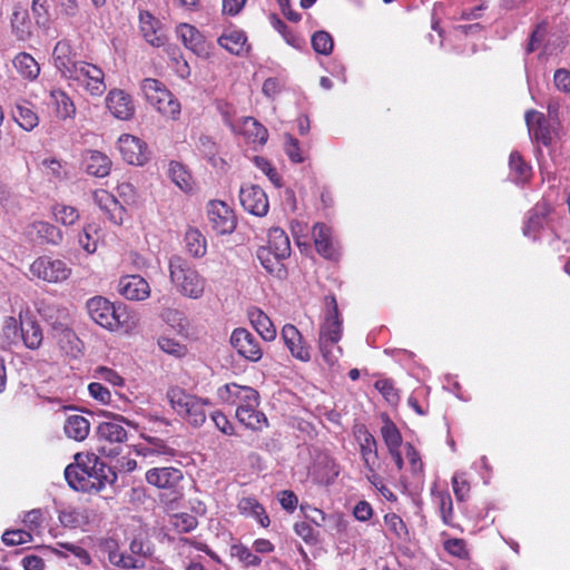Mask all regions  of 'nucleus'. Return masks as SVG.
Wrapping results in <instances>:
<instances>
[{
  "label": "nucleus",
  "instance_id": "nucleus-62",
  "mask_svg": "<svg viewBox=\"0 0 570 570\" xmlns=\"http://www.w3.org/2000/svg\"><path fill=\"white\" fill-rule=\"evenodd\" d=\"M444 549L450 554L458 557V558H466L468 557V550L465 547V541L463 539H449L444 542Z\"/></svg>",
  "mask_w": 570,
  "mask_h": 570
},
{
  "label": "nucleus",
  "instance_id": "nucleus-42",
  "mask_svg": "<svg viewBox=\"0 0 570 570\" xmlns=\"http://www.w3.org/2000/svg\"><path fill=\"white\" fill-rule=\"evenodd\" d=\"M168 174L173 183L181 190L188 191L191 189V176L181 164L171 161L169 164Z\"/></svg>",
  "mask_w": 570,
  "mask_h": 570
},
{
  "label": "nucleus",
  "instance_id": "nucleus-48",
  "mask_svg": "<svg viewBox=\"0 0 570 570\" xmlns=\"http://www.w3.org/2000/svg\"><path fill=\"white\" fill-rule=\"evenodd\" d=\"M509 166L511 171L514 174V180L523 181L529 178L531 168L527 165L518 151L511 153Z\"/></svg>",
  "mask_w": 570,
  "mask_h": 570
},
{
  "label": "nucleus",
  "instance_id": "nucleus-4",
  "mask_svg": "<svg viewBox=\"0 0 570 570\" xmlns=\"http://www.w3.org/2000/svg\"><path fill=\"white\" fill-rule=\"evenodd\" d=\"M90 318L104 328L115 331L128 323V313L121 305L116 306L102 296H96L87 302Z\"/></svg>",
  "mask_w": 570,
  "mask_h": 570
},
{
  "label": "nucleus",
  "instance_id": "nucleus-43",
  "mask_svg": "<svg viewBox=\"0 0 570 570\" xmlns=\"http://www.w3.org/2000/svg\"><path fill=\"white\" fill-rule=\"evenodd\" d=\"M148 444L142 448V453L145 456L148 455H164V456H175L177 454V450L169 446L164 440L159 438H147Z\"/></svg>",
  "mask_w": 570,
  "mask_h": 570
},
{
  "label": "nucleus",
  "instance_id": "nucleus-22",
  "mask_svg": "<svg viewBox=\"0 0 570 570\" xmlns=\"http://www.w3.org/2000/svg\"><path fill=\"white\" fill-rule=\"evenodd\" d=\"M65 478L72 489L82 492H91V488L94 485L89 479L90 473L88 462L68 465L65 470Z\"/></svg>",
  "mask_w": 570,
  "mask_h": 570
},
{
  "label": "nucleus",
  "instance_id": "nucleus-61",
  "mask_svg": "<svg viewBox=\"0 0 570 570\" xmlns=\"http://www.w3.org/2000/svg\"><path fill=\"white\" fill-rule=\"evenodd\" d=\"M110 561L124 569H141L144 567V561L135 559L131 556L122 554V553L111 554Z\"/></svg>",
  "mask_w": 570,
  "mask_h": 570
},
{
  "label": "nucleus",
  "instance_id": "nucleus-32",
  "mask_svg": "<svg viewBox=\"0 0 570 570\" xmlns=\"http://www.w3.org/2000/svg\"><path fill=\"white\" fill-rule=\"evenodd\" d=\"M247 37L244 31L240 30H232L229 32H224L218 38V43L227 51L233 55L242 56L248 51V47H246Z\"/></svg>",
  "mask_w": 570,
  "mask_h": 570
},
{
  "label": "nucleus",
  "instance_id": "nucleus-17",
  "mask_svg": "<svg viewBox=\"0 0 570 570\" xmlns=\"http://www.w3.org/2000/svg\"><path fill=\"white\" fill-rule=\"evenodd\" d=\"M27 236L39 244L58 245L62 242L61 230L47 222L38 220L26 228Z\"/></svg>",
  "mask_w": 570,
  "mask_h": 570
},
{
  "label": "nucleus",
  "instance_id": "nucleus-23",
  "mask_svg": "<svg viewBox=\"0 0 570 570\" xmlns=\"http://www.w3.org/2000/svg\"><path fill=\"white\" fill-rule=\"evenodd\" d=\"M53 61L56 68L61 72V75L67 78L68 75L77 66V60H75V55H72L71 46L66 40H60L56 43L52 52Z\"/></svg>",
  "mask_w": 570,
  "mask_h": 570
},
{
  "label": "nucleus",
  "instance_id": "nucleus-12",
  "mask_svg": "<svg viewBox=\"0 0 570 570\" xmlns=\"http://www.w3.org/2000/svg\"><path fill=\"white\" fill-rule=\"evenodd\" d=\"M356 439L360 443V452L367 470H377L380 466L377 442L373 434L365 428L360 425L355 431Z\"/></svg>",
  "mask_w": 570,
  "mask_h": 570
},
{
  "label": "nucleus",
  "instance_id": "nucleus-19",
  "mask_svg": "<svg viewBox=\"0 0 570 570\" xmlns=\"http://www.w3.org/2000/svg\"><path fill=\"white\" fill-rule=\"evenodd\" d=\"M118 145L124 160L128 164L140 166L147 160L146 146L139 138L131 135H122L118 140Z\"/></svg>",
  "mask_w": 570,
  "mask_h": 570
},
{
  "label": "nucleus",
  "instance_id": "nucleus-14",
  "mask_svg": "<svg viewBox=\"0 0 570 570\" xmlns=\"http://www.w3.org/2000/svg\"><path fill=\"white\" fill-rule=\"evenodd\" d=\"M118 292L130 301H144L150 296V286L140 275H126L118 282Z\"/></svg>",
  "mask_w": 570,
  "mask_h": 570
},
{
  "label": "nucleus",
  "instance_id": "nucleus-21",
  "mask_svg": "<svg viewBox=\"0 0 570 570\" xmlns=\"http://www.w3.org/2000/svg\"><path fill=\"white\" fill-rule=\"evenodd\" d=\"M124 423L130 424L124 416L112 414L111 421L101 422L98 425L97 433L99 439L109 443H124L127 440V431L122 425Z\"/></svg>",
  "mask_w": 570,
  "mask_h": 570
},
{
  "label": "nucleus",
  "instance_id": "nucleus-60",
  "mask_svg": "<svg viewBox=\"0 0 570 570\" xmlns=\"http://www.w3.org/2000/svg\"><path fill=\"white\" fill-rule=\"evenodd\" d=\"M158 346L165 353L175 356H183L186 353V347L184 345L168 337H160L158 340Z\"/></svg>",
  "mask_w": 570,
  "mask_h": 570
},
{
  "label": "nucleus",
  "instance_id": "nucleus-53",
  "mask_svg": "<svg viewBox=\"0 0 570 570\" xmlns=\"http://www.w3.org/2000/svg\"><path fill=\"white\" fill-rule=\"evenodd\" d=\"M31 534L24 530H7L2 534V541L7 546H18L30 542Z\"/></svg>",
  "mask_w": 570,
  "mask_h": 570
},
{
  "label": "nucleus",
  "instance_id": "nucleus-9",
  "mask_svg": "<svg viewBox=\"0 0 570 570\" xmlns=\"http://www.w3.org/2000/svg\"><path fill=\"white\" fill-rule=\"evenodd\" d=\"M229 342L237 353L249 362H258L263 357V348L258 338L244 327L233 331Z\"/></svg>",
  "mask_w": 570,
  "mask_h": 570
},
{
  "label": "nucleus",
  "instance_id": "nucleus-13",
  "mask_svg": "<svg viewBox=\"0 0 570 570\" xmlns=\"http://www.w3.org/2000/svg\"><path fill=\"white\" fill-rule=\"evenodd\" d=\"M530 136L537 141L548 147L552 142V131L546 116L537 110H528L524 116Z\"/></svg>",
  "mask_w": 570,
  "mask_h": 570
},
{
  "label": "nucleus",
  "instance_id": "nucleus-35",
  "mask_svg": "<svg viewBox=\"0 0 570 570\" xmlns=\"http://www.w3.org/2000/svg\"><path fill=\"white\" fill-rule=\"evenodd\" d=\"M12 115L18 125L27 131L32 130L39 124V117L29 102H18Z\"/></svg>",
  "mask_w": 570,
  "mask_h": 570
},
{
  "label": "nucleus",
  "instance_id": "nucleus-8",
  "mask_svg": "<svg viewBox=\"0 0 570 570\" xmlns=\"http://www.w3.org/2000/svg\"><path fill=\"white\" fill-rule=\"evenodd\" d=\"M217 394L222 402L236 405L237 409L259 405V394L250 386L228 383L219 387Z\"/></svg>",
  "mask_w": 570,
  "mask_h": 570
},
{
  "label": "nucleus",
  "instance_id": "nucleus-30",
  "mask_svg": "<svg viewBox=\"0 0 570 570\" xmlns=\"http://www.w3.org/2000/svg\"><path fill=\"white\" fill-rule=\"evenodd\" d=\"M549 213L550 207L546 204L537 205L531 209L523 226L524 236L535 238L537 234L543 228Z\"/></svg>",
  "mask_w": 570,
  "mask_h": 570
},
{
  "label": "nucleus",
  "instance_id": "nucleus-40",
  "mask_svg": "<svg viewBox=\"0 0 570 570\" xmlns=\"http://www.w3.org/2000/svg\"><path fill=\"white\" fill-rule=\"evenodd\" d=\"M238 507L243 512L250 513L262 527L267 528L269 525V517L256 499L244 498L239 501Z\"/></svg>",
  "mask_w": 570,
  "mask_h": 570
},
{
  "label": "nucleus",
  "instance_id": "nucleus-38",
  "mask_svg": "<svg viewBox=\"0 0 570 570\" xmlns=\"http://www.w3.org/2000/svg\"><path fill=\"white\" fill-rule=\"evenodd\" d=\"M184 239L186 249L191 256L196 258L205 256L207 252L206 238L198 229L189 228Z\"/></svg>",
  "mask_w": 570,
  "mask_h": 570
},
{
  "label": "nucleus",
  "instance_id": "nucleus-16",
  "mask_svg": "<svg viewBox=\"0 0 570 570\" xmlns=\"http://www.w3.org/2000/svg\"><path fill=\"white\" fill-rule=\"evenodd\" d=\"M106 105L112 116L120 120H128L135 114L130 96L120 89H112L108 92Z\"/></svg>",
  "mask_w": 570,
  "mask_h": 570
},
{
  "label": "nucleus",
  "instance_id": "nucleus-39",
  "mask_svg": "<svg viewBox=\"0 0 570 570\" xmlns=\"http://www.w3.org/2000/svg\"><path fill=\"white\" fill-rule=\"evenodd\" d=\"M21 337L24 345L30 350H37L42 343V331L32 320L21 322Z\"/></svg>",
  "mask_w": 570,
  "mask_h": 570
},
{
  "label": "nucleus",
  "instance_id": "nucleus-24",
  "mask_svg": "<svg viewBox=\"0 0 570 570\" xmlns=\"http://www.w3.org/2000/svg\"><path fill=\"white\" fill-rule=\"evenodd\" d=\"M82 165L85 170L95 177H106L111 169L109 157L97 150H88L83 155Z\"/></svg>",
  "mask_w": 570,
  "mask_h": 570
},
{
  "label": "nucleus",
  "instance_id": "nucleus-63",
  "mask_svg": "<svg viewBox=\"0 0 570 570\" xmlns=\"http://www.w3.org/2000/svg\"><path fill=\"white\" fill-rule=\"evenodd\" d=\"M553 82L558 90L570 94V70L560 68L554 71Z\"/></svg>",
  "mask_w": 570,
  "mask_h": 570
},
{
  "label": "nucleus",
  "instance_id": "nucleus-2",
  "mask_svg": "<svg viewBox=\"0 0 570 570\" xmlns=\"http://www.w3.org/2000/svg\"><path fill=\"white\" fill-rule=\"evenodd\" d=\"M326 303L328 312L320 328L318 345L324 361L334 364L342 353L341 347L336 346L342 337V320L335 296H327Z\"/></svg>",
  "mask_w": 570,
  "mask_h": 570
},
{
  "label": "nucleus",
  "instance_id": "nucleus-36",
  "mask_svg": "<svg viewBox=\"0 0 570 570\" xmlns=\"http://www.w3.org/2000/svg\"><path fill=\"white\" fill-rule=\"evenodd\" d=\"M267 249L276 252L278 257H289L291 255V243L286 233L278 227L271 228L268 232Z\"/></svg>",
  "mask_w": 570,
  "mask_h": 570
},
{
  "label": "nucleus",
  "instance_id": "nucleus-37",
  "mask_svg": "<svg viewBox=\"0 0 570 570\" xmlns=\"http://www.w3.org/2000/svg\"><path fill=\"white\" fill-rule=\"evenodd\" d=\"M13 66L22 77L30 80L36 79L40 72L38 62L27 52L18 53L13 59Z\"/></svg>",
  "mask_w": 570,
  "mask_h": 570
},
{
  "label": "nucleus",
  "instance_id": "nucleus-59",
  "mask_svg": "<svg viewBox=\"0 0 570 570\" xmlns=\"http://www.w3.org/2000/svg\"><path fill=\"white\" fill-rule=\"evenodd\" d=\"M375 389L380 391V393L385 397V400L390 403H395L399 400V394L396 389L394 387L392 381L390 380H377L375 382Z\"/></svg>",
  "mask_w": 570,
  "mask_h": 570
},
{
  "label": "nucleus",
  "instance_id": "nucleus-18",
  "mask_svg": "<svg viewBox=\"0 0 570 570\" xmlns=\"http://www.w3.org/2000/svg\"><path fill=\"white\" fill-rule=\"evenodd\" d=\"M281 336L293 357L302 362L311 360L309 347L305 344L302 334L294 325H284Z\"/></svg>",
  "mask_w": 570,
  "mask_h": 570
},
{
  "label": "nucleus",
  "instance_id": "nucleus-11",
  "mask_svg": "<svg viewBox=\"0 0 570 570\" xmlns=\"http://www.w3.org/2000/svg\"><path fill=\"white\" fill-rule=\"evenodd\" d=\"M239 200L246 212L256 216H265L269 208L265 191L256 185L242 187Z\"/></svg>",
  "mask_w": 570,
  "mask_h": 570
},
{
  "label": "nucleus",
  "instance_id": "nucleus-27",
  "mask_svg": "<svg viewBox=\"0 0 570 570\" xmlns=\"http://www.w3.org/2000/svg\"><path fill=\"white\" fill-rule=\"evenodd\" d=\"M140 30L146 39L154 47H161L165 45V37L158 33L159 21L148 11L139 13Z\"/></svg>",
  "mask_w": 570,
  "mask_h": 570
},
{
  "label": "nucleus",
  "instance_id": "nucleus-10",
  "mask_svg": "<svg viewBox=\"0 0 570 570\" xmlns=\"http://www.w3.org/2000/svg\"><path fill=\"white\" fill-rule=\"evenodd\" d=\"M207 216L213 230L218 235L232 234L236 228V216L224 202L212 200L208 204Z\"/></svg>",
  "mask_w": 570,
  "mask_h": 570
},
{
  "label": "nucleus",
  "instance_id": "nucleus-29",
  "mask_svg": "<svg viewBox=\"0 0 570 570\" xmlns=\"http://www.w3.org/2000/svg\"><path fill=\"white\" fill-rule=\"evenodd\" d=\"M50 102L53 106L56 116L61 119H72L76 115V107L71 98L61 89L50 91Z\"/></svg>",
  "mask_w": 570,
  "mask_h": 570
},
{
  "label": "nucleus",
  "instance_id": "nucleus-46",
  "mask_svg": "<svg viewBox=\"0 0 570 570\" xmlns=\"http://www.w3.org/2000/svg\"><path fill=\"white\" fill-rule=\"evenodd\" d=\"M382 438L387 450L400 449L402 445V435L396 425L389 419L381 429Z\"/></svg>",
  "mask_w": 570,
  "mask_h": 570
},
{
  "label": "nucleus",
  "instance_id": "nucleus-33",
  "mask_svg": "<svg viewBox=\"0 0 570 570\" xmlns=\"http://www.w3.org/2000/svg\"><path fill=\"white\" fill-rule=\"evenodd\" d=\"M258 406H244L236 409L237 420L246 428L259 431L267 426V417L263 412L257 411Z\"/></svg>",
  "mask_w": 570,
  "mask_h": 570
},
{
  "label": "nucleus",
  "instance_id": "nucleus-44",
  "mask_svg": "<svg viewBox=\"0 0 570 570\" xmlns=\"http://www.w3.org/2000/svg\"><path fill=\"white\" fill-rule=\"evenodd\" d=\"M230 556L236 558L246 567H258L262 563V559L242 543L233 544L230 547Z\"/></svg>",
  "mask_w": 570,
  "mask_h": 570
},
{
  "label": "nucleus",
  "instance_id": "nucleus-47",
  "mask_svg": "<svg viewBox=\"0 0 570 570\" xmlns=\"http://www.w3.org/2000/svg\"><path fill=\"white\" fill-rule=\"evenodd\" d=\"M311 41H312L313 49L317 53L324 55V56H328L330 53H332L334 42H333L332 36L328 32H326L324 30L316 31L312 36Z\"/></svg>",
  "mask_w": 570,
  "mask_h": 570
},
{
  "label": "nucleus",
  "instance_id": "nucleus-55",
  "mask_svg": "<svg viewBox=\"0 0 570 570\" xmlns=\"http://www.w3.org/2000/svg\"><path fill=\"white\" fill-rule=\"evenodd\" d=\"M284 149H285L286 155L293 163H303L304 161V156H303L301 147H299V141L296 138H294L293 136L286 135V141L284 145Z\"/></svg>",
  "mask_w": 570,
  "mask_h": 570
},
{
  "label": "nucleus",
  "instance_id": "nucleus-34",
  "mask_svg": "<svg viewBox=\"0 0 570 570\" xmlns=\"http://www.w3.org/2000/svg\"><path fill=\"white\" fill-rule=\"evenodd\" d=\"M63 430L69 439L83 441L89 434L90 423L85 416L73 414L67 417Z\"/></svg>",
  "mask_w": 570,
  "mask_h": 570
},
{
  "label": "nucleus",
  "instance_id": "nucleus-15",
  "mask_svg": "<svg viewBox=\"0 0 570 570\" xmlns=\"http://www.w3.org/2000/svg\"><path fill=\"white\" fill-rule=\"evenodd\" d=\"M183 478V471L173 466L153 468L146 472L147 483L158 489H174Z\"/></svg>",
  "mask_w": 570,
  "mask_h": 570
},
{
  "label": "nucleus",
  "instance_id": "nucleus-56",
  "mask_svg": "<svg viewBox=\"0 0 570 570\" xmlns=\"http://www.w3.org/2000/svg\"><path fill=\"white\" fill-rule=\"evenodd\" d=\"M385 524L393 531L399 538L407 535V529L400 515L396 513H387L384 517Z\"/></svg>",
  "mask_w": 570,
  "mask_h": 570
},
{
  "label": "nucleus",
  "instance_id": "nucleus-57",
  "mask_svg": "<svg viewBox=\"0 0 570 570\" xmlns=\"http://www.w3.org/2000/svg\"><path fill=\"white\" fill-rule=\"evenodd\" d=\"M547 29H548V22L547 21H541L539 22L534 30L532 31L531 36H530V40H529V45H528V52H533L535 49L539 48V46L542 43L546 35H547Z\"/></svg>",
  "mask_w": 570,
  "mask_h": 570
},
{
  "label": "nucleus",
  "instance_id": "nucleus-5",
  "mask_svg": "<svg viewBox=\"0 0 570 570\" xmlns=\"http://www.w3.org/2000/svg\"><path fill=\"white\" fill-rule=\"evenodd\" d=\"M140 89L146 100L160 114L169 118H177L180 114V104L163 82L154 78L141 81Z\"/></svg>",
  "mask_w": 570,
  "mask_h": 570
},
{
  "label": "nucleus",
  "instance_id": "nucleus-6",
  "mask_svg": "<svg viewBox=\"0 0 570 570\" xmlns=\"http://www.w3.org/2000/svg\"><path fill=\"white\" fill-rule=\"evenodd\" d=\"M71 273L72 268L66 261L43 255L30 264L28 277L49 284H60L66 282Z\"/></svg>",
  "mask_w": 570,
  "mask_h": 570
},
{
  "label": "nucleus",
  "instance_id": "nucleus-7",
  "mask_svg": "<svg viewBox=\"0 0 570 570\" xmlns=\"http://www.w3.org/2000/svg\"><path fill=\"white\" fill-rule=\"evenodd\" d=\"M67 79L75 81L91 96H101L107 89L104 71L98 66L86 61L77 62Z\"/></svg>",
  "mask_w": 570,
  "mask_h": 570
},
{
  "label": "nucleus",
  "instance_id": "nucleus-1",
  "mask_svg": "<svg viewBox=\"0 0 570 570\" xmlns=\"http://www.w3.org/2000/svg\"><path fill=\"white\" fill-rule=\"evenodd\" d=\"M168 267L170 282L181 295L193 299H198L204 295L206 279L186 258L173 255L169 258Z\"/></svg>",
  "mask_w": 570,
  "mask_h": 570
},
{
  "label": "nucleus",
  "instance_id": "nucleus-52",
  "mask_svg": "<svg viewBox=\"0 0 570 570\" xmlns=\"http://www.w3.org/2000/svg\"><path fill=\"white\" fill-rule=\"evenodd\" d=\"M452 488L458 501H464L470 492V484L464 473H455L452 478Z\"/></svg>",
  "mask_w": 570,
  "mask_h": 570
},
{
  "label": "nucleus",
  "instance_id": "nucleus-20",
  "mask_svg": "<svg viewBox=\"0 0 570 570\" xmlns=\"http://www.w3.org/2000/svg\"><path fill=\"white\" fill-rule=\"evenodd\" d=\"M94 200L99 206V208L106 213L112 224H122L125 208L114 195L107 190L100 189L94 193Z\"/></svg>",
  "mask_w": 570,
  "mask_h": 570
},
{
  "label": "nucleus",
  "instance_id": "nucleus-54",
  "mask_svg": "<svg viewBox=\"0 0 570 570\" xmlns=\"http://www.w3.org/2000/svg\"><path fill=\"white\" fill-rule=\"evenodd\" d=\"M173 524L178 532L187 533L194 530L197 527L198 522L194 515H190L188 513H181L174 517Z\"/></svg>",
  "mask_w": 570,
  "mask_h": 570
},
{
  "label": "nucleus",
  "instance_id": "nucleus-26",
  "mask_svg": "<svg viewBox=\"0 0 570 570\" xmlns=\"http://www.w3.org/2000/svg\"><path fill=\"white\" fill-rule=\"evenodd\" d=\"M177 35L183 41L184 46L191 50L195 55L202 56L205 53V41L202 33L191 24L181 23L177 27Z\"/></svg>",
  "mask_w": 570,
  "mask_h": 570
},
{
  "label": "nucleus",
  "instance_id": "nucleus-25",
  "mask_svg": "<svg viewBox=\"0 0 570 570\" xmlns=\"http://www.w3.org/2000/svg\"><path fill=\"white\" fill-rule=\"evenodd\" d=\"M313 238L316 250L325 258L333 259L337 253L332 240L331 228L323 223H317L313 227Z\"/></svg>",
  "mask_w": 570,
  "mask_h": 570
},
{
  "label": "nucleus",
  "instance_id": "nucleus-45",
  "mask_svg": "<svg viewBox=\"0 0 570 570\" xmlns=\"http://www.w3.org/2000/svg\"><path fill=\"white\" fill-rule=\"evenodd\" d=\"M244 134L253 139L254 142L264 145L268 139L267 129L255 118L247 117L244 120Z\"/></svg>",
  "mask_w": 570,
  "mask_h": 570
},
{
  "label": "nucleus",
  "instance_id": "nucleus-58",
  "mask_svg": "<svg viewBox=\"0 0 570 570\" xmlns=\"http://www.w3.org/2000/svg\"><path fill=\"white\" fill-rule=\"evenodd\" d=\"M440 513L443 522L448 525L453 524V503L449 493L440 494Z\"/></svg>",
  "mask_w": 570,
  "mask_h": 570
},
{
  "label": "nucleus",
  "instance_id": "nucleus-41",
  "mask_svg": "<svg viewBox=\"0 0 570 570\" xmlns=\"http://www.w3.org/2000/svg\"><path fill=\"white\" fill-rule=\"evenodd\" d=\"M11 28L20 40H26L30 35L28 13L18 6L14 7L11 16Z\"/></svg>",
  "mask_w": 570,
  "mask_h": 570
},
{
  "label": "nucleus",
  "instance_id": "nucleus-3",
  "mask_svg": "<svg viewBox=\"0 0 570 570\" xmlns=\"http://www.w3.org/2000/svg\"><path fill=\"white\" fill-rule=\"evenodd\" d=\"M167 397L171 407L193 426H202L206 421L207 400H200L177 386L168 390Z\"/></svg>",
  "mask_w": 570,
  "mask_h": 570
},
{
  "label": "nucleus",
  "instance_id": "nucleus-51",
  "mask_svg": "<svg viewBox=\"0 0 570 570\" xmlns=\"http://www.w3.org/2000/svg\"><path fill=\"white\" fill-rule=\"evenodd\" d=\"M256 166L269 178V180L276 186H282V177L277 173L276 168L264 157H255Z\"/></svg>",
  "mask_w": 570,
  "mask_h": 570
},
{
  "label": "nucleus",
  "instance_id": "nucleus-31",
  "mask_svg": "<svg viewBox=\"0 0 570 570\" xmlns=\"http://www.w3.org/2000/svg\"><path fill=\"white\" fill-rule=\"evenodd\" d=\"M257 258L267 273L281 279L286 276L287 272L283 264V261L286 257H278L276 256V252L265 247H259L257 250Z\"/></svg>",
  "mask_w": 570,
  "mask_h": 570
},
{
  "label": "nucleus",
  "instance_id": "nucleus-49",
  "mask_svg": "<svg viewBox=\"0 0 570 570\" xmlns=\"http://www.w3.org/2000/svg\"><path fill=\"white\" fill-rule=\"evenodd\" d=\"M88 465H92L95 473L106 481L107 483H114L117 480V474L111 466L107 465L96 454L88 455Z\"/></svg>",
  "mask_w": 570,
  "mask_h": 570
},
{
  "label": "nucleus",
  "instance_id": "nucleus-50",
  "mask_svg": "<svg viewBox=\"0 0 570 570\" xmlns=\"http://www.w3.org/2000/svg\"><path fill=\"white\" fill-rule=\"evenodd\" d=\"M53 215L57 222L66 226L73 225L79 219V213L77 208L67 205L55 206Z\"/></svg>",
  "mask_w": 570,
  "mask_h": 570
},
{
  "label": "nucleus",
  "instance_id": "nucleus-64",
  "mask_svg": "<svg viewBox=\"0 0 570 570\" xmlns=\"http://www.w3.org/2000/svg\"><path fill=\"white\" fill-rule=\"evenodd\" d=\"M295 533L301 537L306 543L316 542L314 528L307 522H297L294 525Z\"/></svg>",
  "mask_w": 570,
  "mask_h": 570
},
{
  "label": "nucleus",
  "instance_id": "nucleus-28",
  "mask_svg": "<svg viewBox=\"0 0 570 570\" xmlns=\"http://www.w3.org/2000/svg\"><path fill=\"white\" fill-rule=\"evenodd\" d=\"M248 318L264 341L271 342L276 337V328L273 322L262 309L255 307L249 309Z\"/></svg>",
  "mask_w": 570,
  "mask_h": 570
}]
</instances>
